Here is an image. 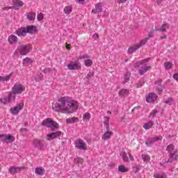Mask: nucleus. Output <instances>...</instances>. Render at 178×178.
<instances>
[{
	"instance_id": "5fc2aeb1",
	"label": "nucleus",
	"mask_w": 178,
	"mask_h": 178,
	"mask_svg": "<svg viewBox=\"0 0 178 178\" xmlns=\"http://www.w3.org/2000/svg\"><path fill=\"white\" fill-rule=\"evenodd\" d=\"M172 101H173L172 98H168L167 100H165V104H168L170 105V104H172Z\"/></svg>"
},
{
	"instance_id": "2f4dec72",
	"label": "nucleus",
	"mask_w": 178,
	"mask_h": 178,
	"mask_svg": "<svg viewBox=\"0 0 178 178\" xmlns=\"http://www.w3.org/2000/svg\"><path fill=\"white\" fill-rule=\"evenodd\" d=\"M72 8L70 6H65L64 8V13L65 15H70L72 13Z\"/></svg>"
},
{
	"instance_id": "0eeeda50",
	"label": "nucleus",
	"mask_w": 178,
	"mask_h": 178,
	"mask_svg": "<svg viewBox=\"0 0 178 178\" xmlns=\"http://www.w3.org/2000/svg\"><path fill=\"white\" fill-rule=\"evenodd\" d=\"M26 90V87L22 84L15 83L11 89V91L14 92L15 95L22 94Z\"/></svg>"
},
{
	"instance_id": "c03bdc74",
	"label": "nucleus",
	"mask_w": 178,
	"mask_h": 178,
	"mask_svg": "<svg viewBox=\"0 0 178 178\" xmlns=\"http://www.w3.org/2000/svg\"><path fill=\"white\" fill-rule=\"evenodd\" d=\"M158 113V111H153L150 113V115L149 116V118L154 119L155 118V115Z\"/></svg>"
},
{
	"instance_id": "39448f33",
	"label": "nucleus",
	"mask_w": 178,
	"mask_h": 178,
	"mask_svg": "<svg viewBox=\"0 0 178 178\" xmlns=\"http://www.w3.org/2000/svg\"><path fill=\"white\" fill-rule=\"evenodd\" d=\"M148 40H149L148 38H145V39L140 40L139 43H137L135 45L130 47L128 49V54L131 55V54H133L134 52H136L137 51V49H140V48H141V47L145 45V44H147V42H148Z\"/></svg>"
},
{
	"instance_id": "37998d69",
	"label": "nucleus",
	"mask_w": 178,
	"mask_h": 178,
	"mask_svg": "<svg viewBox=\"0 0 178 178\" xmlns=\"http://www.w3.org/2000/svg\"><path fill=\"white\" fill-rule=\"evenodd\" d=\"M130 73L127 72L125 75H124V83H127V81H129V80H130Z\"/></svg>"
},
{
	"instance_id": "4d7b16f0",
	"label": "nucleus",
	"mask_w": 178,
	"mask_h": 178,
	"mask_svg": "<svg viewBox=\"0 0 178 178\" xmlns=\"http://www.w3.org/2000/svg\"><path fill=\"white\" fill-rule=\"evenodd\" d=\"M51 72V68H44L43 70V72L44 73H49Z\"/></svg>"
},
{
	"instance_id": "7ed1b4c3",
	"label": "nucleus",
	"mask_w": 178,
	"mask_h": 178,
	"mask_svg": "<svg viewBox=\"0 0 178 178\" xmlns=\"http://www.w3.org/2000/svg\"><path fill=\"white\" fill-rule=\"evenodd\" d=\"M151 58H147L145 60H142L134 64V67H140L139 74L140 76H143L145 73H147L148 70H150L151 66L147 65V62H149Z\"/></svg>"
},
{
	"instance_id": "aec40b11",
	"label": "nucleus",
	"mask_w": 178,
	"mask_h": 178,
	"mask_svg": "<svg viewBox=\"0 0 178 178\" xmlns=\"http://www.w3.org/2000/svg\"><path fill=\"white\" fill-rule=\"evenodd\" d=\"M25 29L26 30V33H29V34H34L37 33V26H28Z\"/></svg>"
},
{
	"instance_id": "e2e57ef3",
	"label": "nucleus",
	"mask_w": 178,
	"mask_h": 178,
	"mask_svg": "<svg viewBox=\"0 0 178 178\" xmlns=\"http://www.w3.org/2000/svg\"><path fill=\"white\" fill-rule=\"evenodd\" d=\"M3 10L6 9L7 10H9V9H13V7H6L3 8Z\"/></svg>"
},
{
	"instance_id": "e433bc0d",
	"label": "nucleus",
	"mask_w": 178,
	"mask_h": 178,
	"mask_svg": "<svg viewBox=\"0 0 178 178\" xmlns=\"http://www.w3.org/2000/svg\"><path fill=\"white\" fill-rule=\"evenodd\" d=\"M91 119V114L90 113H86L83 115V120L85 122H89Z\"/></svg>"
},
{
	"instance_id": "7c9ffc66",
	"label": "nucleus",
	"mask_w": 178,
	"mask_h": 178,
	"mask_svg": "<svg viewBox=\"0 0 178 178\" xmlns=\"http://www.w3.org/2000/svg\"><path fill=\"white\" fill-rule=\"evenodd\" d=\"M119 172H121V173H126V172H129V168H126L124 165H121L118 167Z\"/></svg>"
},
{
	"instance_id": "052dcab7",
	"label": "nucleus",
	"mask_w": 178,
	"mask_h": 178,
	"mask_svg": "<svg viewBox=\"0 0 178 178\" xmlns=\"http://www.w3.org/2000/svg\"><path fill=\"white\" fill-rule=\"evenodd\" d=\"M140 106H137L136 107L134 108V111H138L139 109H140Z\"/></svg>"
},
{
	"instance_id": "13d9d810",
	"label": "nucleus",
	"mask_w": 178,
	"mask_h": 178,
	"mask_svg": "<svg viewBox=\"0 0 178 178\" xmlns=\"http://www.w3.org/2000/svg\"><path fill=\"white\" fill-rule=\"evenodd\" d=\"M93 38L94 40H98V38H99V35H98V33H95L93 35Z\"/></svg>"
},
{
	"instance_id": "dca6fc26",
	"label": "nucleus",
	"mask_w": 178,
	"mask_h": 178,
	"mask_svg": "<svg viewBox=\"0 0 178 178\" xmlns=\"http://www.w3.org/2000/svg\"><path fill=\"white\" fill-rule=\"evenodd\" d=\"M33 144L34 147L39 148V149H42V148H44V143H42V140L40 139H35Z\"/></svg>"
},
{
	"instance_id": "4c0bfd02",
	"label": "nucleus",
	"mask_w": 178,
	"mask_h": 178,
	"mask_svg": "<svg viewBox=\"0 0 178 178\" xmlns=\"http://www.w3.org/2000/svg\"><path fill=\"white\" fill-rule=\"evenodd\" d=\"M84 65L88 67H90L92 65V60L91 59H85L84 60Z\"/></svg>"
},
{
	"instance_id": "09e8293b",
	"label": "nucleus",
	"mask_w": 178,
	"mask_h": 178,
	"mask_svg": "<svg viewBox=\"0 0 178 178\" xmlns=\"http://www.w3.org/2000/svg\"><path fill=\"white\" fill-rule=\"evenodd\" d=\"M122 159L124 162H129V157L127 156V154L126 153H124L122 154Z\"/></svg>"
},
{
	"instance_id": "f704fd0d",
	"label": "nucleus",
	"mask_w": 178,
	"mask_h": 178,
	"mask_svg": "<svg viewBox=\"0 0 178 178\" xmlns=\"http://www.w3.org/2000/svg\"><path fill=\"white\" fill-rule=\"evenodd\" d=\"M173 66V64H172V63L167 61L164 63V67L165 69H166V70H169L170 69H172Z\"/></svg>"
},
{
	"instance_id": "393cba45",
	"label": "nucleus",
	"mask_w": 178,
	"mask_h": 178,
	"mask_svg": "<svg viewBox=\"0 0 178 178\" xmlns=\"http://www.w3.org/2000/svg\"><path fill=\"white\" fill-rule=\"evenodd\" d=\"M15 136L10 135V134H7L6 136V143H10V144H12V143H13V141H15Z\"/></svg>"
},
{
	"instance_id": "bf43d9fd",
	"label": "nucleus",
	"mask_w": 178,
	"mask_h": 178,
	"mask_svg": "<svg viewBox=\"0 0 178 178\" xmlns=\"http://www.w3.org/2000/svg\"><path fill=\"white\" fill-rule=\"evenodd\" d=\"M76 2H78V3H81V4H83V3H84V1H86V0H76Z\"/></svg>"
},
{
	"instance_id": "3c124183",
	"label": "nucleus",
	"mask_w": 178,
	"mask_h": 178,
	"mask_svg": "<svg viewBox=\"0 0 178 178\" xmlns=\"http://www.w3.org/2000/svg\"><path fill=\"white\" fill-rule=\"evenodd\" d=\"M144 84L143 81H139L138 83H136V88H140V87H143Z\"/></svg>"
},
{
	"instance_id": "f03ea898",
	"label": "nucleus",
	"mask_w": 178,
	"mask_h": 178,
	"mask_svg": "<svg viewBox=\"0 0 178 178\" xmlns=\"http://www.w3.org/2000/svg\"><path fill=\"white\" fill-rule=\"evenodd\" d=\"M166 151L168 152V160L167 163H172L178 159L177 150L175 149V145L170 144L167 146Z\"/></svg>"
},
{
	"instance_id": "1a4fd4ad",
	"label": "nucleus",
	"mask_w": 178,
	"mask_h": 178,
	"mask_svg": "<svg viewBox=\"0 0 178 178\" xmlns=\"http://www.w3.org/2000/svg\"><path fill=\"white\" fill-rule=\"evenodd\" d=\"M75 147L77 149H81L82 151H86L87 143L81 139H77L75 142Z\"/></svg>"
},
{
	"instance_id": "a19ab883",
	"label": "nucleus",
	"mask_w": 178,
	"mask_h": 178,
	"mask_svg": "<svg viewBox=\"0 0 178 178\" xmlns=\"http://www.w3.org/2000/svg\"><path fill=\"white\" fill-rule=\"evenodd\" d=\"M0 138L1 139L3 144H8V142H6V135L0 134Z\"/></svg>"
},
{
	"instance_id": "4be33fe9",
	"label": "nucleus",
	"mask_w": 178,
	"mask_h": 178,
	"mask_svg": "<svg viewBox=\"0 0 178 178\" xmlns=\"http://www.w3.org/2000/svg\"><path fill=\"white\" fill-rule=\"evenodd\" d=\"M113 134V132L107 130V131H106L103 136H102V140H104V141H106V140H109V138H111V137H112V135Z\"/></svg>"
},
{
	"instance_id": "5701e85b",
	"label": "nucleus",
	"mask_w": 178,
	"mask_h": 178,
	"mask_svg": "<svg viewBox=\"0 0 178 178\" xmlns=\"http://www.w3.org/2000/svg\"><path fill=\"white\" fill-rule=\"evenodd\" d=\"M12 76H13V73H10L6 76H0V81H2L3 83H5V81H9V80L12 79Z\"/></svg>"
},
{
	"instance_id": "6e6552de",
	"label": "nucleus",
	"mask_w": 178,
	"mask_h": 178,
	"mask_svg": "<svg viewBox=\"0 0 178 178\" xmlns=\"http://www.w3.org/2000/svg\"><path fill=\"white\" fill-rule=\"evenodd\" d=\"M23 106H24V103L21 102V103L17 104L15 106L10 108V112L14 116H16V115H19V113L20 112V111H22V109H23Z\"/></svg>"
},
{
	"instance_id": "412c9836",
	"label": "nucleus",
	"mask_w": 178,
	"mask_h": 178,
	"mask_svg": "<svg viewBox=\"0 0 178 178\" xmlns=\"http://www.w3.org/2000/svg\"><path fill=\"white\" fill-rule=\"evenodd\" d=\"M129 94H130V92L127 89H121L118 92V95L122 97V98H126L129 96Z\"/></svg>"
},
{
	"instance_id": "0e129e2a",
	"label": "nucleus",
	"mask_w": 178,
	"mask_h": 178,
	"mask_svg": "<svg viewBox=\"0 0 178 178\" xmlns=\"http://www.w3.org/2000/svg\"><path fill=\"white\" fill-rule=\"evenodd\" d=\"M158 5L162 3V0H156Z\"/></svg>"
},
{
	"instance_id": "a878e982",
	"label": "nucleus",
	"mask_w": 178,
	"mask_h": 178,
	"mask_svg": "<svg viewBox=\"0 0 178 178\" xmlns=\"http://www.w3.org/2000/svg\"><path fill=\"white\" fill-rule=\"evenodd\" d=\"M22 63L24 66H30V65L33 63V60H31V58H30L26 57L24 59Z\"/></svg>"
},
{
	"instance_id": "423d86ee",
	"label": "nucleus",
	"mask_w": 178,
	"mask_h": 178,
	"mask_svg": "<svg viewBox=\"0 0 178 178\" xmlns=\"http://www.w3.org/2000/svg\"><path fill=\"white\" fill-rule=\"evenodd\" d=\"M17 51H18L22 56L27 55V54L31 51V44H22L17 47Z\"/></svg>"
},
{
	"instance_id": "f3484780",
	"label": "nucleus",
	"mask_w": 178,
	"mask_h": 178,
	"mask_svg": "<svg viewBox=\"0 0 178 178\" xmlns=\"http://www.w3.org/2000/svg\"><path fill=\"white\" fill-rule=\"evenodd\" d=\"M54 124V120L51 118H47L42 122V126H45L46 127H51Z\"/></svg>"
},
{
	"instance_id": "20e7f679",
	"label": "nucleus",
	"mask_w": 178,
	"mask_h": 178,
	"mask_svg": "<svg viewBox=\"0 0 178 178\" xmlns=\"http://www.w3.org/2000/svg\"><path fill=\"white\" fill-rule=\"evenodd\" d=\"M15 101H16V95L13 92L12 90L8 92L7 97L0 99V102L4 105H6V104H13V102H15Z\"/></svg>"
},
{
	"instance_id": "de8ad7c7",
	"label": "nucleus",
	"mask_w": 178,
	"mask_h": 178,
	"mask_svg": "<svg viewBox=\"0 0 178 178\" xmlns=\"http://www.w3.org/2000/svg\"><path fill=\"white\" fill-rule=\"evenodd\" d=\"M133 172H134V173H137V172H139L140 170V166L136 165H134L133 168Z\"/></svg>"
},
{
	"instance_id": "c9c22d12",
	"label": "nucleus",
	"mask_w": 178,
	"mask_h": 178,
	"mask_svg": "<svg viewBox=\"0 0 178 178\" xmlns=\"http://www.w3.org/2000/svg\"><path fill=\"white\" fill-rule=\"evenodd\" d=\"M76 122H79L78 118H67L66 120V123H74Z\"/></svg>"
},
{
	"instance_id": "f257e3e1",
	"label": "nucleus",
	"mask_w": 178,
	"mask_h": 178,
	"mask_svg": "<svg viewBox=\"0 0 178 178\" xmlns=\"http://www.w3.org/2000/svg\"><path fill=\"white\" fill-rule=\"evenodd\" d=\"M55 112L63 113H74L79 109V103L70 97H63L58 99V102L53 105Z\"/></svg>"
},
{
	"instance_id": "c756f323",
	"label": "nucleus",
	"mask_w": 178,
	"mask_h": 178,
	"mask_svg": "<svg viewBox=\"0 0 178 178\" xmlns=\"http://www.w3.org/2000/svg\"><path fill=\"white\" fill-rule=\"evenodd\" d=\"M141 158L144 161V162H145V163H148V162L151 161V157L148 154H142Z\"/></svg>"
},
{
	"instance_id": "6e6d98bb",
	"label": "nucleus",
	"mask_w": 178,
	"mask_h": 178,
	"mask_svg": "<svg viewBox=\"0 0 178 178\" xmlns=\"http://www.w3.org/2000/svg\"><path fill=\"white\" fill-rule=\"evenodd\" d=\"M117 3H126L127 0H116Z\"/></svg>"
},
{
	"instance_id": "ea45409f",
	"label": "nucleus",
	"mask_w": 178,
	"mask_h": 178,
	"mask_svg": "<svg viewBox=\"0 0 178 178\" xmlns=\"http://www.w3.org/2000/svg\"><path fill=\"white\" fill-rule=\"evenodd\" d=\"M58 127H59V124L53 121V126L50 127L51 131H54V130H58Z\"/></svg>"
},
{
	"instance_id": "680f3d73",
	"label": "nucleus",
	"mask_w": 178,
	"mask_h": 178,
	"mask_svg": "<svg viewBox=\"0 0 178 178\" xmlns=\"http://www.w3.org/2000/svg\"><path fill=\"white\" fill-rule=\"evenodd\" d=\"M129 156L131 161H134V157L131 154H129Z\"/></svg>"
},
{
	"instance_id": "9d476101",
	"label": "nucleus",
	"mask_w": 178,
	"mask_h": 178,
	"mask_svg": "<svg viewBox=\"0 0 178 178\" xmlns=\"http://www.w3.org/2000/svg\"><path fill=\"white\" fill-rule=\"evenodd\" d=\"M67 69L69 70H80V69H81V63L79 61L72 62L70 64L67 65Z\"/></svg>"
},
{
	"instance_id": "cd10ccee",
	"label": "nucleus",
	"mask_w": 178,
	"mask_h": 178,
	"mask_svg": "<svg viewBox=\"0 0 178 178\" xmlns=\"http://www.w3.org/2000/svg\"><path fill=\"white\" fill-rule=\"evenodd\" d=\"M35 173H36V175L42 176L45 173V170L41 167H38L35 169Z\"/></svg>"
},
{
	"instance_id": "864d4df0",
	"label": "nucleus",
	"mask_w": 178,
	"mask_h": 178,
	"mask_svg": "<svg viewBox=\"0 0 178 178\" xmlns=\"http://www.w3.org/2000/svg\"><path fill=\"white\" fill-rule=\"evenodd\" d=\"M172 78L174 79V80H175V81H177L178 83V73H175L172 75Z\"/></svg>"
},
{
	"instance_id": "a211bd4d",
	"label": "nucleus",
	"mask_w": 178,
	"mask_h": 178,
	"mask_svg": "<svg viewBox=\"0 0 178 178\" xmlns=\"http://www.w3.org/2000/svg\"><path fill=\"white\" fill-rule=\"evenodd\" d=\"M102 10V3H98L95 4V8L92 10V13L97 15V13H99Z\"/></svg>"
},
{
	"instance_id": "4468645a",
	"label": "nucleus",
	"mask_w": 178,
	"mask_h": 178,
	"mask_svg": "<svg viewBox=\"0 0 178 178\" xmlns=\"http://www.w3.org/2000/svg\"><path fill=\"white\" fill-rule=\"evenodd\" d=\"M8 41L10 45H15V44H17L19 38H17V36L15 35H10L8 36Z\"/></svg>"
},
{
	"instance_id": "603ef678",
	"label": "nucleus",
	"mask_w": 178,
	"mask_h": 178,
	"mask_svg": "<svg viewBox=\"0 0 178 178\" xmlns=\"http://www.w3.org/2000/svg\"><path fill=\"white\" fill-rule=\"evenodd\" d=\"M75 162H77V163H81L82 162H83V159L78 157L75 159Z\"/></svg>"
},
{
	"instance_id": "473e14b6",
	"label": "nucleus",
	"mask_w": 178,
	"mask_h": 178,
	"mask_svg": "<svg viewBox=\"0 0 178 178\" xmlns=\"http://www.w3.org/2000/svg\"><path fill=\"white\" fill-rule=\"evenodd\" d=\"M111 118L109 117H105L104 124L105 125L106 130H109V120Z\"/></svg>"
},
{
	"instance_id": "ddd939ff",
	"label": "nucleus",
	"mask_w": 178,
	"mask_h": 178,
	"mask_svg": "<svg viewBox=\"0 0 178 178\" xmlns=\"http://www.w3.org/2000/svg\"><path fill=\"white\" fill-rule=\"evenodd\" d=\"M162 136H154L152 138H149L146 140V144L147 145H151L154 144V143H156V141L162 140Z\"/></svg>"
},
{
	"instance_id": "72a5a7b5",
	"label": "nucleus",
	"mask_w": 178,
	"mask_h": 178,
	"mask_svg": "<svg viewBox=\"0 0 178 178\" xmlns=\"http://www.w3.org/2000/svg\"><path fill=\"white\" fill-rule=\"evenodd\" d=\"M13 3L15 6H23V1L20 0H13Z\"/></svg>"
},
{
	"instance_id": "c85d7f7f",
	"label": "nucleus",
	"mask_w": 178,
	"mask_h": 178,
	"mask_svg": "<svg viewBox=\"0 0 178 178\" xmlns=\"http://www.w3.org/2000/svg\"><path fill=\"white\" fill-rule=\"evenodd\" d=\"M170 26L168 24H163L159 29L161 33H166Z\"/></svg>"
},
{
	"instance_id": "338daca9",
	"label": "nucleus",
	"mask_w": 178,
	"mask_h": 178,
	"mask_svg": "<svg viewBox=\"0 0 178 178\" xmlns=\"http://www.w3.org/2000/svg\"><path fill=\"white\" fill-rule=\"evenodd\" d=\"M134 112H136V111L133 108L131 111V115H134Z\"/></svg>"
},
{
	"instance_id": "6ab92c4d",
	"label": "nucleus",
	"mask_w": 178,
	"mask_h": 178,
	"mask_svg": "<svg viewBox=\"0 0 178 178\" xmlns=\"http://www.w3.org/2000/svg\"><path fill=\"white\" fill-rule=\"evenodd\" d=\"M15 33L19 37H25L26 34H27V32L26 28H20L15 31Z\"/></svg>"
},
{
	"instance_id": "774afa93",
	"label": "nucleus",
	"mask_w": 178,
	"mask_h": 178,
	"mask_svg": "<svg viewBox=\"0 0 178 178\" xmlns=\"http://www.w3.org/2000/svg\"><path fill=\"white\" fill-rule=\"evenodd\" d=\"M158 93L159 94H162V89H159Z\"/></svg>"
},
{
	"instance_id": "69168bd1",
	"label": "nucleus",
	"mask_w": 178,
	"mask_h": 178,
	"mask_svg": "<svg viewBox=\"0 0 178 178\" xmlns=\"http://www.w3.org/2000/svg\"><path fill=\"white\" fill-rule=\"evenodd\" d=\"M166 38V35L161 36V40H165Z\"/></svg>"
},
{
	"instance_id": "f8f14e48",
	"label": "nucleus",
	"mask_w": 178,
	"mask_h": 178,
	"mask_svg": "<svg viewBox=\"0 0 178 178\" xmlns=\"http://www.w3.org/2000/svg\"><path fill=\"white\" fill-rule=\"evenodd\" d=\"M22 169H24V167H16V165L10 166L8 169V173L10 175H15L19 173Z\"/></svg>"
},
{
	"instance_id": "9b49d317",
	"label": "nucleus",
	"mask_w": 178,
	"mask_h": 178,
	"mask_svg": "<svg viewBox=\"0 0 178 178\" xmlns=\"http://www.w3.org/2000/svg\"><path fill=\"white\" fill-rule=\"evenodd\" d=\"M62 135V131H58L56 132H52L51 134H47V140L48 141H52V140H55V138H58V137H60Z\"/></svg>"
},
{
	"instance_id": "58836bf2",
	"label": "nucleus",
	"mask_w": 178,
	"mask_h": 178,
	"mask_svg": "<svg viewBox=\"0 0 178 178\" xmlns=\"http://www.w3.org/2000/svg\"><path fill=\"white\" fill-rule=\"evenodd\" d=\"M155 31H159V29H152V31H150L149 35L147 38H148V41H149V38H152V37H154V33H155Z\"/></svg>"
},
{
	"instance_id": "a18cd8bd",
	"label": "nucleus",
	"mask_w": 178,
	"mask_h": 178,
	"mask_svg": "<svg viewBox=\"0 0 178 178\" xmlns=\"http://www.w3.org/2000/svg\"><path fill=\"white\" fill-rule=\"evenodd\" d=\"M37 19L38 22H41V20L44 19V14H42V13L38 14Z\"/></svg>"
},
{
	"instance_id": "49530a36",
	"label": "nucleus",
	"mask_w": 178,
	"mask_h": 178,
	"mask_svg": "<svg viewBox=\"0 0 178 178\" xmlns=\"http://www.w3.org/2000/svg\"><path fill=\"white\" fill-rule=\"evenodd\" d=\"M154 178H168V177H166V175H161V174H155L154 175Z\"/></svg>"
},
{
	"instance_id": "2eb2a0df",
	"label": "nucleus",
	"mask_w": 178,
	"mask_h": 178,
	"mask_svg": "<svg viewBox=\"0 0 178 178\" xmlns=\"http://www.w3.org/2000/svg\"><path fill=\"white\" fill-rule=\"evenodd\" d=\"M158 98V96L155 93H149L147 98L146 101L149 103L151 104L152 102H154V101Z\"/></svg>"
},
{
	"instance_id": "79ce46f5",
	"label": "nucleus",
	"mask_w": 178,
	"mask_h": 178,
	"mask_svg": "<svg viewBox=\"0 0 178 178\" xmlns=\"http://www.w3.org/2000/svg\"><path fill=\"white\" fill-rule=\"evenodd\" d=\"M35 80H36V81H41V80H44V75L42 74H40L39 75L36 76Z\"/></svg>"
},
{
	"instance_id": "bb28decb",
	"label": "nucleus",
	"mask_w": 178,
	"mask_h": 178,
	"mask_svg": "<svg viewBox=\"0 0 178 178\" xmlns=\"http://www.w3.org/2000/svg\"><path fill=\"white\" fill-rule=\"evenodd\" d=\"M27 19L30 22H34L35 20V13H29L27 14Z\"/></svg>"
},
{
	"instance_id": "8fccbe9b",
	"label": "nucleus",
	"mask_w": 178,
	"mask_h": 178,
	"mask_svg": "<svg viewBox=\"0 0 178 178\" xmlns=\"http://www.w3.org/2000/svg\"><path fill=\"white\" fill-rule=\"evenodd\" d=\"M88 58H90V56L87 54H83L80 56L79 59H88Z\"/></svg>"
},
{
	"instance_id": "b1692460",
	"label": "nucleus",
	"mask_w": 178,
	"mask_h": 178,
	"mask_svg": "<svg viewBox=\"0 0 178 178\" xmlns=\"http://www.w3.org/2000/svg\"><path fill=\"white\" fill-rule=\"evenodd\" d=\"M152 126H154V122L149 121L144 124L143 129H145V130H149V129H151V127H152Z\"/></svg>"
}]
</instances>
